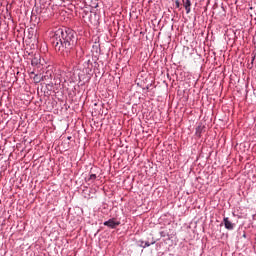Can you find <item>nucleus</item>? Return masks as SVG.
<instances>
[{"instance_id": "obj_1", "label": "nucleus", "mask_w": 256, "mask_h": 256, "mask_svg": "<svg viewBox=\"0 0 256 256\" xmlns=\"http://www.w3.org/2000/svg\"><path fill=\"white\" fill-rule=\"evenodd\" d=\"M55 51L62 53L63 57H73L77 45V33L69 28L58 29L52 37Z\"/></svg>"}, {"instance_id": "obj_2", "label": "nucleus", "mask_w": 256, "mask_h": 256, "mask_svg": "<svg viewBox=\"0 0 256 256\" xmlns=\"http://www.w3.org/2000/svg\"><path fill=\"white\" fill-rule=\"evenodd\" d=\"M105 227H109V229H117L121 225V222L117 220V218H111L104 222Z\"/></svg>"}, {"instance_id": "obj_3", "label": "nucleus", "mask_w": 256, "mask_h": 256, "mask_svg": "<svg viewBox=\"0 0 256 256\" xmlns=\"http://www.w3.org/2000/svg\"><path fill=\"white\" fill-rule=\"evenodd\" d=\"M223 223H224L225 229H228V231H233V229H235V224L229 221V218L225 217L223 219Z\"/></svg>"}, {"instance_id": "obj_4", "label": "nucleus", "mask_w": 256, "mask_h": 256, "mask_svg": "<svg viewBox=\"0 0 256 256\" xmlns=\"http://www.w3.org/2000/svg\"><path fill=\"white\" fill-rule=\"evenodd\" d=\"M183 7L186 9V13H191V0H182Z\"/></svg>"}, {"instance_id": "obj_5", "label": "nucleus", "mask_w": 256, "mask_h": 256, "mask_svg": "<svg viewBox=\"0 0 256 256\" xmlns=\"http://www.w3.org/2000/svg\"><path fill=\"white\" fill-rule=\"evenodd\" d=\"M42 79H43V76H42V75L36 74V75L34 76V81H35V83H41Z\"/></svg>"}, {"instance_id": "obj_6", "label": "nucleus", "mask_w": 256, "mask_h": 256, "mask_svg": "<svg viewBox=\"0 0 256 256\" xmlns=\"http://www.w3.org/2000/svg\"><path fill=\"white\" fill-rule=\"evenodd\" d=\"M95 179H97V175L96 174H91L88 178V182L93 183L95 181Z\"/></svg>"}, {"instance_id": "obj_7", "label": "nucleus", "mask_w": 256, "mask_h": 256, "mask_svg": "<svg viewBox=\"0 0 256 256\" xmlns=\"http://www.w3.org/2000/svg\"><path fill=\"white\" fill-rule=\"evenodd\" d=\"M32 65H37V59L32 60Z\"/></svg>"}, {"instance_id": "obj_8", "label": "nucleus", "mask_w": 256, "mask_h": 256, "mask_svg": "<svg viewBox=\"0 0 256 256\" xmlns=\"http://www.w3.org/2000/svg\"><path fill=\"white\" fill-rule=\"evenodd\" d=\"M145 247H151V244L149 242H145Z\"/></svg>"}, {"instance_id": "obj_9", "label": "nucleus", "mask_w": 256, "mask_h": 256, "mask_svg": "<svg viewBox=\"0 0 256 256\" xmlns=\"http://www.w3.org/2000/svg\"><path fill=\"white\" fill-rule=\"evenodd\" d=\"M176 6L179 7V1H176Z\"/></svg>"}]
</instances>
